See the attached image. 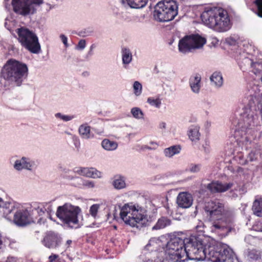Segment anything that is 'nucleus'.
Instances as JSON below:
<instances>
[{"instance_id":"f257e3e1","label":"nucleus","mask_w":262,"mask_h":262,"mask_svg":"<svg viewBox=\"0 0 262 262\" xmlns=\"http://www.w3.org/2000/svg\"><path fill=\"white\" fill-rule=\"evenodd\" d=\"M167 242L165 252L169 262H184L188 259L212 262H240L233 250L227 244L214 243L205 245L200 235L185 237L182 232L176 233Z\"/></svg>"},{"instance_id":"f03ea898","label":"nucleus","mask_w":262,"mask_h":262,"mask_svg":"<svg viewBox=\"0 0 262 262\" xmlns=\"http://www.w3.org/2000/svg\"><path fill=\"white\" fill-rule=\"evenodd\" d=\"M258 84H250L248 92L244 99V106L239 112L237 122L239 128L249 135L254 136L261 126L258 121L257 111L262 115V92Z\"/></svg>"},{"instance_id":"7ed1b4c3","label":"nucleus","mask_w":262,"mask_h":262,"mask_svg":"<svg viewBox=\"0 0 262 262\" xmlns=\"http://www.w3.org/2000/svg\"><path fill=\"white\" fill-rule=\"evenodd\" d=\"M205 210L213 222L212 230L226 236L234 229V213L225 207L222 201L216 199L207 202Z\"/></svg>"},{"instance_id":"20e7f679","label":"nucleus","mask_w":262,"mask_h":262,"mask_svg":"<svg viewBox=\"0 0 262 262\" xmlns=\"http://www.w3.org/2000/svg\"><path fill=\"white\" fill-rule=\"evenodd\" d=\"M201 17L206 26L217 32H226L231 27L227 11L221 7L206 8Z\"/></svg>"},{"instance_id":"39448f33","label":"nucleus","mask_w":262,"mask_h":262,"mask_svg":"<svg viewBox=\"0 0 262 262\" xmlns=\"http://www.w3.org/2000/svg\"><path fill=\"white\" fill-rule=\"evenodd\" d=\"M28 73V68L26 63L10 59L2 69L1 76L10 83L20 86L27 78Z\"/></svg>"},{"instance_id":"423d86ee","label":"nucleus","mask_w":262,"mask_h":262,"mask_svg":"<svg viewBox=\"0 0 262 262\" xmlns=\"http://www.w3.org/2000/svg\"><path fill=\"white\" fill-rule=\"evenodd\" d=\"M0 212H3V216L9 219V214H13V222L18 226H25L30 224L32 220L36 218L33 216L26 208L15 203H6L4 204L3 199L0 197Z\"/></svg>"},{"instance_id":"0eeeda50","label":"nucleus","mask_w":262,"mask_h":262,"mask_svg":"<svg viewBox=\"0 0 262 262\" xmlns=\"http://www.w3.org/2000/svg\"><path fill=\"white\" fill-rule=\"evenodd\" d=\"M236 57L241 69L245 72L250 68L251 71L257 76L262 71V52L252 50V53H247L246 50H237Z\"/></svg>"},{"instance_id":"6e6552de","label":"nucleus","mask_w":262,"mask_h":262,"mask_svg":"<svg viewBox=\"0 0 262 262\" xmlns=\"http://www.w3.org/2000/svg\"><path fill=\"white\" fill-rule=\"evenodd\" d=\"M145 209L139 205L125 204L121 209L120 218L126 224L138 227V224L144 225L148 221Z\"/></svg>"},{"instance_id":"1a4fd4ad","label":"nucleus","mask_w":262,"mask_h":262,"mask_svg":"<svg viewBox=\"0 0 262 262\" xmlns=\"http://www.w3.org/2000/svg\"><path fill=\"white\" fill-rule=\"evenodd\" d=\"M81 209L78 206L66 203L57 207L56 212L57 217L65 225L71 228H78L81 223L78 220V215Z\"/></svg>"},{"instance_id":"9d476101","label":"nucleus","mask_w":262,"mask_h":262,"mask_svg":"<svg viewBox=\"0 0 262 262\" xmlns=\"http://www.w3.org/2000/svg\"><path fill=\"white\" fill-rule=\"evenodd\" d=\"M178 5L174 0H163L155 7L154 16L159 21H169L178 14Z\"/></svg>"},{"instance_id":"9b49d317","label":"nucleus","mask_w":262,"mask_h":262,"mask_svg":"<svg viewBox=\"0 0 262 262\" xmlns=\"http://www.w3.org/2000/svg\"><path fill=\"white\" fill-rule=\"evenodd\" d=\"M18 39L23 47L27 49H40L37 36L27 29H18Z\"/></svg>"},{"instance_id":"f8f14e48","label":"nucleus","mask_w":262,"mask_h":262,"mask_svg":"<svg viewBox=\"0 0 262 262\" xmlns=\"http://www.w3.org/2000/svg\"><path fill=\"white\" fill-rule=\"evenodd\" d=\"M206 43V38L199 34L186 35L179 40L178 49H199Z\"/></svg>"},{"instance_id":"ddd939ff","label":"nucleus","mask_w":262,"mask_h":262,"mask_svg":"<svg viewBox=\"0 0 262 262\" xmlns=\"http://www.w3.org/2000/svg\"><path fill=\"white\" fill-rule=\"evenodd\" d=\"M43 0H12V5L15 12L26 15L34 11V5L42 4Z\"/></svg>"},{"instance_id":"4468645a","label":"nucleus","mask_w":262,"mask_h":262,"mask_svg":"<svg viewBox=\"0 0 262 262\" xmlns=\"http://www.w3.org/2000/svg\"><path fill=\"white\" fill-rule=\"evenodd\" d=\"M260 126L256 130V132L254 134V136L249 135L244 130L241 131L242 133V137L240 140L241 143L246 149L255 147L258 144V142L262 139V131L258 134L257 136V132L260 129Z\"/></svg>"},{"instance_id":"2eb2a0df","label":"nucleus","mask_w":262,"mask_h":262,"mask_svg":"<svg viewBox=\"0 0 262 262\" xmlns=\"http://www.w3.org/2000/svg\"><path fill=\"white\" fill-rule=\"evenodd\" d=\"M177 203L180 208H188L192 204L193 198L190 193L182 192L177 196Z\"/></svg>"},{"instance_id":"dca6fc26","label":"nucleus","mask_w":262,"mask_h":262,"mask_svg":"<svg viewBox=\"0 0 262 262\" xmlns=\"http://www.w3.org/2000/svg\"><path fill=\"white\" fill-rule=\"evenodd\" d=\"M34 165V162L28 158L23 157L15 161L13 167L15 169L18 171H20L24 169L31 170Z\"/></svg>"},{"instance_id":"f3484780","label":"nucleus","mask_w":262,"mask_h":262,"mask_svg":"<svg viewBox=\"0 0 262 262\" xmlns=\"http://www.w3.org/2000/svg\"><path fill=\"white\" fill-rule=\"evenodd\" d=\"M233 185V183H222L216 181L208 184L207 188L211 192H223L230 189Z\"/></svg>"},{"instance_id":"a211bd4d","label":"nucleus","mask_w":262,"mask_h":262,"mask_svg":"<svg viewBox=\"0 0 262 262\" xmlns=\"http://www.w3.org/2000/svg\"><path fill=\"white\" fill-rule=\"evenodd\" d=\"M74 172L79 175L92 178H100L101 173L96 169L91 167H78L75 168Z\"/></svg>"},{"instance_id":"6ab92c4d","label":"nucleus","mask_w":262,"mask_h":262,"mask_svg":"<svg viewBox=\"0 0 262 262\" xmlns=\"http://www.w3.org/2000/svg\"><path fill=\"white\" fill-rule=\"evenodd\" d=\"M61 243V238L56 234L49 233L43 239V245L50 249H54L58 247Z\"/></svg>"},{"instance_id":"aec40b11","label":"nucleus","mask_w":262,"mask_h":262,"mask_svg":"<svg viewBox=\"0 0 262 262\" xmlns=\"http://www.w3.org/2000/svg\"><path fill=\"white\" fill-rule=\"evenodd\" d=\"M189 84L191 91L193 93L195 94H199L202 87L201 75L198 73L192 75L189 78Z\"/></svg>"},{"instance_id":"412c9836","label":"nucleus","mask_w":262,"mask_h":262,"mask_svg":"<svg viewBox=\"0 0 262 262\" xmlns=\"http://www.w3.org/2000/svg\"><path fill=\"white\" fill-rule=\"evenodd\" d=\"M187 135L193 144L198 143L201 136L200 133V126L196 125H191L188 128Z\"/></svg>"},{"instance_id":"4be33fe9","label":"nucleus","mask_w":262,"mask_h":262,"mask_svg":"<svg viewBox=\"0 0 262 262\" xmlns=\"http://www.w3.org/2000/svg\"><path fill=\"white\" fill-rule=\"evenodd\" d=\"M120 2L125 6H128L134 9H140L146 6L148 0H120Z\"/></svg>"},{"instance_id":"5701e85b","label":"nucleus","mask_w":262,"mask_h":262,"mask_svg":"<svg viewBox=\"0 0 262 262\" xmlns=\"http://www.w3.org/2000/svg\"><path fill=\"white\" fill-rule=\"evenodd\" d=\"M31 209L32 212V216H35L34 214L37 213L39 217V218L38 219V222L41 220L42 216H47L46 212L45 211H44L43 207L42 205H41V203H34L31 205ZM36 216L37 217L36 215Z\"/></svg>"},{"instance_id":"b1692460","label":"nucleus","mask_w":262,"mask_h":262,"mask_svg":"<svg viewBox=\"0 0 262 262\" xmlns=\"http://www.w3.org/2000/svg\"><path fill=\"white\" fill-rule=\"evenodd\" d=\"M212 84L217 88H221L223 84V78L221 72L215 71L210 77Z\"/></svg>"},{"instance_id":"393cba45","label":"nucleus","mask_w":262,"mask_h":262,"mask_svg":"<svg viewBox=\"0 0 262 262\" xmlns=\"http://www.w3.org/2000/svg\"><path fill=\"white\" fill-rule=\"evenodd\" d=\"M78 132L81 137L85 139H89L93 137L91 133V127L87 123L80 125L78 128Z\"/></svg>"},{"instance_id":"a878e982","label":"nucleus","mask_w":262,"mask_h":262,"mask_svg":"<svg viewBox=\"0 0 262 262\" xmlns=\"http://www.w3.org/2000/svg\"><path fill=\"white\" fill-rule=\"evenodd\" d=\"M112 185L116 189L120 190L125 188L126 186L125 177L120 175L115 176Z\"/></svg>"},{"instance_id":"bb28decb","label":"nucleus","mask_w":262,"mask_h":262,"mask_svg":"<svg viewBox=\"0 0 262 262\" xmlns=\"http://www.w3.org/2000/svg\"><path fill=\"white\" fill-rule=\"evenodd\" d=\"M171 221L167 217L162 216L158 219L156 225L152 228V230H159L163 229L170 225Z\"/></svg>"},{"instance_id":"cd10ccee","label":"nucleus","mask_w":262,"mask_h":262,"mask_svg":"<svg viewBox=\"0 0 262 262\" xmlns=\"http://www.w3.org/2000/svg\"><path fill=\"white\" fill-rule=\"evenodd\" d=\"M102 147L106 150L112 151L115 150L118 147V143L114 141L105 139L101 142Z\"/></svg>"},{"instance_id":"c85d7f7f","label":"nucleus","mask_w":262,"mask_h":262,"mask_svg":"<svg viewBox=\"0 0 262 262\" xmlns=\"http://www.w3.org/2000/svg\"><path fill=\"white\" fill-rule=\"evenodd\" d=\"M252 210L255 215L262 216V199H256L253 204Z\"/></svg>"},{"instance_id":"c756f323","label":"nucleus","mask_w":262,"mask_h":262,"mask_svg":"<svg viewBox=\"0 0 262 262\" xmlns=\"http://www.w3.org/2000/svg\"><path fill=\"white\" fill-rule=\"evenodd\" d=\"M239 144L242 146V148H245L246 150L250 149V148L246 149L244 147H243L242 144L240 143V140L239 141ZM257 146V145H256L255 147L251 148V150L248 154L247 156V159L249 161L253 162L257 160L258 156V151L256 149Z\"/></svg>"},{"instance_id":"7c9ffc66","label":"nucleus","mask_w":262,"mask_h":262,"mask_svg":"<svg viewBox=\"0 0 262 262\" xmlns=\"http://www.w3.org/2000/svg\"><path fill=\"white\" fill-rule=\"evenodd\" d=\"M181 148L179 146H172L164 150V154L167 157H171L180 152Z\"/></svg>"},{"instance_id":"2f4dec72","label":"nucleus","mask_w":262,"mask_h":262,"mask_svg":"<svg viewBox=\"0 0 262 262\" xmlns=\"http://www.w3.org/2000/svg\"><path fill=\"white\" fill-rule=\"evenodd\" d=\"M43 207L44 211H46L47 216L51 219V214L54 212V207L52 202L41 203Z\"/></svg>"},{"instance_id":"473e14b6","label":"nucleus","mask_w":262,"mask_h":262,"mask_svg":"<svg viewBox=\"0 0 262 262\" xmlns=\"http://www.w3.org/2000/svg\"><path fill=\"white\" fill-rule=\"evenodd\" d=\"M247 257L249 260H257L261 257L260 252L255 249L250 250L248 252Z\"/></svg>"},{"instance_id":"72a5a7b5","label":"nucleus","mask_w":262,"mask_h":262,"mask_svg":"<svg viewBox=\"0 0 262 262\" xmlns=\"http://www.w3.org/2000/svg\"><path fill=\"white\" fill-rule=\"evenodd\" d=\"M122 59L124 64H128L132 61V54L130 50H122Z\"/></svg>"},{"instance_id":"f704fd0d","label":"nucleus","mask_w":262,"mask_h":262,"mask_svg":"<svg viewBox=\"0 0 262 262\" xmlns=\"http://www.w3.org/2000/svg\"><path fill=\"white\" fill-rule=\"evenodd\" d=\"M130 113L136 119L139 120L143 119L144 113L139 107H133L131 109Z\"/></svg>"},{"instance_id":"c9c22d12","label":"nucleus","mask_w":262,"mask_h":262,"mask_svg":"<svg viewBox=\"0 0 262 262\" xmlns=\"http://www.w3.org/2000/svg\"><path fill=\"white\" fill-rule=\"evenodd\" d=\"M31 53L36 54L39 59L47 60L48 59V50H29Z\"/></svg>"},{"instance_id":"e433bc0d","label":"nucleus","mask_w":262,"mask_h":262,"mask_svg":"<svg viewBox=\"0 0 262 262\" xmlns=\"http://www.w3.org/2000/svg\"><path fill=\"white\" fill-rule=\"evenodd\" d=\"M158 246L156 239L155 238L150 239L148 244L145 247V250L149 252H152L157 250Z\"/></svg>"},{"instance_id":"4c0bfd02","label":"nucleus","mask_w":262,"mask_h":262,"mask_svg":"<svg viewBox=\"0 0 262 262\" xmlns=\"http://www.w3.org/2000/svg\"><path fill=\"white\" fill-rule=\"evenodd\" d=\"M134 93L136 96H140L142 92V85L140 82L138 81L134 82L133 84Z\"/></svg>"},{"instance_id":"58836bf2","label":"nucleus","mask_w":262,"mask_h":262,"mask_svg":"<svg viewBox=\"0 0 262 262\" xmlns=\"http://www.w3.org/2000/svg\"><path fill=\"white\" fill-rule=\"evenodd\" d=\"M147 102L151 106L157 108H160L161 105V101L159 98L155 99L153 97H149L147 100Z\"/></svg>"},{"instance_id":"ea45409f","label":"nucleus","mask_w":262,"mask_h":262,"mask_svg":"<svg viewBox=\"0 0 262 262\" xmlns=\"http://www.w3.org/2000/svg\"><path fill=\"white\" fill-rule=\"evenodd\" d=\"M202 165L200 164H190L188 165L186 170L191 173H196L200 171Z\"/></svg>"},{"instance_id":"a19ab883","label":"nucleus","mask_w":262,"mask_h":262,"mask_svg":"<svg viewBox=\"0 0 262 262\" xmlns=\"http://www.w3.org/2000/svg\"><path fill=\"white\" fill-rule=\"evenodd\" d=\"M55 117L56 118H59L61 120H62L64 121H66V122L71 121L72 119H73L74 118H75V117L74 115H63L60 113H57L55 114Z\"/></svg>"},{"instance_id":"79ce46f5","label":"nucleus","mask_w":262,"mask_h":262,"mask_svg":"<svg viewBox=\"0 0 262 262\" xmlns=\"http://www.w3.org/2000/svg\"><path fill=\"white\" fill-rule=\"evenodd\" d=\"M81 52L80 53V60H85L89 59L90 57L93 55V52L92 50H80Z\"/></svg>"},{"instance_id":"37998d69","label":"nucleus","mask_w":262,"mask_h":262,"mask_svg":"<svg viewBox=\"0 0 262 262\" xmlns=\"http://www.w3.org/2000/svg\"><path fill=\"white\" fill-rule=\"evenodd\" d=\"M59 39L60 41L62 42V43L63 44L64 47L65 48H69L71 47L70 42L68 41V38L67 36H66L64 34H61L59 35Z\"/></svg>"},{"instance_id":"c03bdc74","label":"nucleus","mask_w":262,"mask_h":262,"mask_svg":"<svg viewBox=\"0 0 262 262\" xmlns=\"http://www.w3.org/2000/svg\"><path fill=\"white\" fill-rule=\"evenodd\" d=\"M99 208L100 205L97 204H94L91 206L89 211L93 217H95L97 216Z\"/></svg>"},{"instance_id":"a18cd8bd","label":"nucleus","mask_w":262,"mask_h":262,"mask_svg":"<svg viewBox=\"0 0 262 262\" xmlns=\"http://www.w3.org/2000/svg\"><path fill=\"white\" fill-rule=\"evenodd\" d=\"M95 183L92 181L83 179L82 188H92L94 187Z\"/></svg>"},{"instance_id":"49530a36","label":"nucleus","mask_w":262,"mask_h":262,"mask_svg":"<svg viewBox=\"0 0 262 262\" xmlns=\"http://www.w3.org/2000/svg\"><path fill=\"white\" fill-rule=\"evenodd\" d=\"M83 179L80 177H76L73 179V185L77 187L82 189V183H83Z\"/></svg>"},{"instance_id":"de8ad7c7","label":"nucleus","mask_w":262,"mask_h":262,"mask_svg":"<svg viewBox=\"0 0 262 262\" xmlns=\"http://www.w3.org/2000/svg\"><path fill=\"white\" fill-rule=\"evenodd\" d=\"M254 3L257 7L258 16L262 17V0H255Z\"/></svg>"},{"instance_id":"09e8293b","label":"nucleus","mask_w":262,"mask_h":262,"mask_svg":"<svg viewBox=\"0 0 262 262\" xmlns=\"http://www.w3.org/2000/svg\"><path fill=\"white\" fill-rule=\"evenodd\" d=\"M239 47L245 49H251L254 48V45L252 41L250 42L249 40H244L241 43Z\"/></svg>"},{"instance_id":"8fccbe9b","label":"nucleus","mask_w":262,"mask_h":262,"mask_svg":"<svg viewBox=\"0 0 262 262\" xmlns=\"http://www.w3.org/2000/svg\"><path fill=\"white\" fill-rule=\"evenodd\" d=\"M236 159L239 164L241 165H245L248 162V159H246L242 154H239L236 157Z\"/></svg>"},{"instance_id":"3c124183","label":"nucleus","mask_w":262,"mask_h":262,"mask_svg":"<svg viewBox=\"0 0 262 262\" xmlns=\"http://www.w3.org/2000/svg\"><path fill=\"white\" fill-rule=\"evenodd\" d=\"M252 228L254 231L262 232V221L256 222L253 225Z\"/></svg>"},{"instance_id":"603ef678","label":"nucleus","mask_w":262,"mask_h":262,"mask_svg":"<svg viewBox=\"0 0 262 262\" xmlns=\"http://www.w3.org/2000/svg\"><path fill=\"white\" fill-rule=\"evenodd\" d=\"M226 43L230 46H235L237 43V40L233 37H229L226 39Z\"/></svg>"},{"instance_id":"864d4df0","label":"nucleus","mask_w":262,"mask_h":262,"mask_svg":"<svg viewBox=\"0 0 262 262\" xmlns=\"http://www.w3.org/2000/svg\"><path fill=\"white\" fill-rule=\"evenodd\" d=\"M86 46V41L84 39H81L75 48L76 49H83Z\"/></svg>"},{"instance_id":"5fc2aeb1","label":"nucleus","mask_w":262,"mask_h":262,"mask_svg":"<svg viewBox=\"0 0 262 262\" xmlns=\"http://www.w3.org/2000/svg\"><path fill=\"white\" fill-rule=\"evenodd\" d=\"M0 262H16V258L14 257L9 256L6 260H2Z\"/></svg>"},{"instance_id":"6e6d98bb","label":"nucleus","mask_w":262,"mask_h":262,"mask_svg":"<svg viewBox=\"0 0 262 262\" xmlns=\"http://www.w3.org/2000/svg\"><path fill=\"white\" fill-rule=\"evenodd\" d=\"M237 191V189H235L234 190H232L230 192V196L233 198H235L238 196V194L236 193Z\"/></svg>"},{"instance_id":"4d7b16f0","label":"nucleus","mask_w":262,"mask_h":262,"mask_svg":"<svg viewBox=\"0 0 262 262\" xmlns=\"http://www.w3.org/2000/svg\"><path fill=\"white\" fill-rule=\"evenodd\" d=\"M58 255L57 254H52L49 257V260L50 262H53L55 259L58 257Z\"/></svg>"},{"instance_id":"13d9d810","label":"nucleus","mask_w":262,"mask_h":262,"mask_svg":"<svg viewBox=\"0 0 262 262\" xmlns=\"http://www.w3.org/2000/svg\"><path fill=\"white\" fill-rule=\"evenodd\" d=\"M100 44L98 42H95L92 44V45L90 47V49H94L95 48H100Z\"/></svg>"},{"instance_id":"bf43d9fd","label":"nucleus","mask_w":262,"mask_h":262,"mask_svg":"<svg viewBox=\"0 0 262 262\" xmlns=\"http://www.w3.org/2000/svg\"><path fill=\"white\" fill-rule=\"evenodd\" d=\"M169 260H170V259L167 257L165 259L162 260L161 259L158 258V259H155L154 261L151 260V261H148L147 262H169Z\"/></svg>"},{"instance_id":"052dcab7","label":"nucleus","mask_w":262,"mask_h":262,"mask_svg":"<svg viewBox=\"0 0 262 262\" xmlns=\"http://www.w3.org/2000/svg\"><path fill=\"white\" fill-rule=\"evenodd\" d=\"M166 128V123L165 122H160L159 124V128L162 130L165 129Z\"/></svg>"},{"instance_id":"680f3d73","label":"nucleus","mask_w":262,"mask_h":262,"mask_svg":"<svg viewBox=\"0 0 262 262\" xmlns=\"http://www.w3.org/2000/svg\"><path fill=\"white\" fill-rule=\"evenodd\" d=\"M181 55H185L191 52L192 50H179Z\"/></svg>"},{"instance_id":"e2e57ef3","label":"nucleus","mask_w":262,"mask_h":262,"mask_svg":"<svg viewBox=\"0 0 262 262\" xmlns=\"http://www.w3.org/2000/svg\"><path fill=\"white\" fill-rule=\"evenodd\" d=\"M141 149L143 150H145V149L151 150V149H155V147H150L148 145H143V146H142Z\"/></svg>"},{"instance_id":"0e129e2a","label":"nucleus","mask_w":262,"mask_h":262,"mask_svg":"<svg viewBox=\"0 0 262 262\" xmlns=\"http://www.w3.org/2000/svg\"><path fill=\"white\" fill-rule=\"evenodd\" d=\"M212 43L213 44V47H216L215 45L218 43V40H217L215 38L213 39Z\"/></svg>"},{"instance_id":"69168bd1","label":"nucleus","mask_w":262,"mask_h":262,"mask_svg":"<svg viewBox=\"0 0 262 262\" xmlns=\"http://www.w3.org/2000/svg\"><path fill=\"white\" fill-rule=\"evenodd\" d=\"M149 143H150V145H152L153 147H155V149L156 148V147L157 146V144L156 142L151 141Z\"/></svg>"},{"instance_id":"338daca9","label":"nucleus","mask_w":262,"mask_h":262,"mask_svg":"<svg viewBox=\"0 0 262 262\" xmlns=\"http://www.w3.org/2000/svg\"><path fill=\"white\" fill-rule=\"evenodd\" d=\"M236 171L237 172H242L243 171V169L242 167H238Z\"/></svg>"},{"instance_id":"774afa93","label":"nucleus","mask_w":262,"mask_h":262,"mask_svg":"<svg viewBox=\"0 0 262 262\" xmlns=\"http://www.w3.org/2000/svg\"><path fill=\"white\" fill-rule=\"evenodd\" d=\"M258 79H260L261 81L262 82V71L260 74L258 75Z\"/></svg>"}]
</instances>
